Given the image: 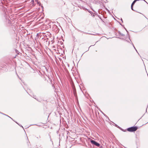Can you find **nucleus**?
I'll return each mask as SVG.
<instances>
[{"label":"nucleus","mask_w":148,"mask_h":148,"mask_svg":"<svg viewBox=\"0 0 148 148\" xmlns=\"http://www.w3.org/2000/svg\"><path fill=\"white\" fill-rule=\"evenodd\" d=\"M138 129L137 127H132L128 128L127 129L128 131L130 132H133L136 131Z\"/></svg>","instance_id":"f257e3e1"},{"label":"nucleus","mask_w":148,"mask_h":148,"mask_svg":"<svg viewBox=\"0 0 148 148\" xmlns=\"http://www.w3.org/2000/svg\"><path fill=\"white\" fill-rule=\"evenodd\" d=\"M90 142L92 144H93L95 145L97 147H99L100 145L98 143L95 142V141L93 140H91Z\"/></svg>","instance_id":"f03ea898"},{"label":"nucleus","mask_w":148,"mask_h":148,"mask_svg":"<svg viewBox=\"0 0 148 148\" xmlns=\"http://www.w3.org/2000/svg\"><path fill=\"white\" fill-rule=\"evenodd\" d=\"M136 2V1H134L132 3V4H131V5H132V6H133V5Z\"/></svg>","instance_id":"7ed1b4c3"},{"label":"nucleus","mask_w":148,"mask_h":148,"mask_svg":"<svg viewBox=\"0 0 148 148\" xmlns=\"http://www.w3.org/2000/svg\"><path fill=\"white\" fill-rule=\"evenodd\" d=\"M73 94H74V96L76 97L77 96V95H76V92L75 91H74L73 92Z\"/></svg>","instance_id":"20e7f679"},{"label":"nucleus","mask_w":148,"mask_h":148,"mask_svg":"<svg viewBox=\"0 0 148 148\" xmlns=\"http://www.w3.org/2000/svg\"><path fill=\"white\" fill-rule=\"evenodd\" d=\"M0 113H1V114H4V115H6V116H8V117H10V118H11L12 119V118H11L10 117V116H8V115H6V114H3L2 113H1V112H0Z\"/></svg>","instance_id":"39448f33"},{"label":"nucleus","mask_w":148,"mask_h":148,"mask_svg":"<svg viewBox=\"0 0 148 148\" xmlns=\"http://www.w3.org/2000/svg\"><path fill=\"white\" fill-rule=\"evenodd\" d=\"M131 8L132 10H134L133 9V6L131 5Z\"/></svg>","instance_id":"423d86ee"},{"label":"nucleus","mask_w":148,"mask_h":148,"mask_svg":"<svg viewBox=\"0 0 148 148\" xmlns=\"http://www.w3.org/2000/svg\"><path fill=\"white\" fill-rule=\"evenodd\" d=\"M133 46L134 49H136V51L137 52V51L136 50V49H135V47H134V45H133Z\"/></svg>","instance_id":"0eeeda50"},{"label":"nucleus","mask_w":148,"mask_h":148,"mask_svg":"<svg viewBox=\"0 0 148 148\" xmlns=\"http://www.w3.org/2000/svg\"><path fill=\"white\" fill-rule=\"evenodd\" d=\"M121 20L122 21V22H123V20H122V18L121 19Z\"/></svg>","instance_id":"6e6552de"},{"label":"nucleus","mask_w":148,"mask_h":148,"mask_svg":"<svg viewBox=\"0 0 148 148\" xmlns=\"http://www.w3.org/2000/svg\"><path fill=\"white\" fill-rule=\"evenodd\" d=\"M121 35H122V36H123V34H121Z\"/></svg>","instance_id":"1a4fd4ad"},{"label":"nucleus","mask_w":148,"mask_h":148,"mask_svg":"<svg viewBox=\"0 0 148 148\" xmlns=\"http://www.w3.org/2000/svg\"><path fill=\"white\" fill-rule=\"evenodd\" d=\"M34 98H35V99H36V98H35L34 97Z\"/></svg>","instance_id":"9d476101"}]
</instances>
